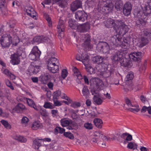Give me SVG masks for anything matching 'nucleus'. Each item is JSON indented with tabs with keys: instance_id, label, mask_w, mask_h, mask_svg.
<instances>
[{
	"instance_id": "obj_59",
	"label": "nucleus",
	"mask_w": 151,
	"mask_h": 151,
	"mask_svg": "<svg viewBox=\"0 0 151 151\" xmlns=\"http://www.w3.org/2000/svg\"><path fill=\"white\" fill-rule=\"evenodd\" d=\"M67 72L65 69H63L62 71L61 76L63 79H65L67 76Z\"/></svg>"
},
{
	"instance_id": "obj_39",
	"label": "nucleus",
	"mask_w": 151,
	"mask_h": 151,
	"mask_svg": "<svg viewBox=\"0 0 151 151\" xmlns=\"http://www.w3.org/2000/svg\"><path fill=\"white\" fill-rule=\"evenodd\" d=\"M41 125L40 123L38 121H36L33 123L31 128L33 130H37L41 127Z\"/></svg>"
},
{
	"instance_id": "obj_43",
	"label": "nucleus",
	"mask_w": 151,
	"mask_h": 151,
	"mask_svg": "<svg viewBox=\"0 0 151 151\" xmlns=\"http://www.w3.org/2000/svg\"><path fill=\"white\" fill-rule=\"evenodd\" d=\"M132 107H134V108H130L128 109V110L132 112H137L140 110V108H139V106L137 104H135L134 105H133V106Z\"/></svg>"
},
{
	"instance_id": "obj_49",
	"label": "nucleus",
	"mask_w": 151,
	"mask_h": 151,
	"mask_svg": "<svg viewBox=\"0 0 151 151\" xmlns=\"http://www.w3.org/2000/svg\"><path fill=\"white\" fill-rule=\"evenodd\" d=\"M1 122L6 128L7 129H10L11 128V125L6 121L3 120L1 121Z\"/></svg>"
},
{
	"instance_id": "obj_46",
	"label": "nucleus",
	"mask_w": 151,
	"mask_h": 151,
	"mask_svg": "<svg viewBox=\"0 0 151 151\" xmlns=\"http://www.w3.org/2000/svg\"><path fill=\"white\" fill-rule=\"evenodd\" d=\"M43 106L45 108H49L50 109H53L54 108V106L52 105V104L49 102H45Z\"/></svg>"
},
{
	"instance_id": "obj_64",
	"label": "nucleus",
	"mask_w": 151,
	"mask_h": 151,
	"mask_svg": "<svg viewBox=\"0 0 151 151\" xmlns=\"http://www.w3.org/2000/svg\"><path fill=\"white\" fill-rule=\"evenodd\" d=\"M100 66L101 67V71L102 72L106 71L107 70L108 66L106 64L104 63H102Z\"/></svg>"
},
{
	"instance_id": "obj_45",
	"label": "nucleus",
	"mask_w": 151,
	"mask_h": 151,
	"mask_svg": "<svg viewBox=\"0 0 151 151\" xmlns=\"http://www.w3.org/2000/svg\"><path fill=\"white\" fill-rule=\"evenodd\" d=\"M148 40L147 38L144 37H142L140 42L141 43V46L142 47L148 43Z\"/></svg>"
},
{
	"instance_id": "obj_37",
	"label": "nucleus",
	"mask_w": 151,
	"mask_h": 151,
	"mask_svg": "<svg viewBox=\"0 0 151 151\" xmlns=\"http://www.w3.org/2000/svg\"><path fill=\"white\" fill-rule=\"evenodd\" d=\"M127 148L129 149L137 150V145L134 142H129L127 143Z\"/></svg>"
},
{
	"instance_id": "obj_17",
	"label": "nucleus",
	"mask_w": 151,
	"mask_h": 151,
	"mask_svg": "<svg viewBox=\"0 0 151 151\" xmlns=\"http://www.w3.org/2000/svg\"><path fill=\"white\" fill-rule=\"evenodd\" d=\"M82 6V3L81 1L76 0L74 1L71 4V10L73 12L75 11L78 9Z\"/></svg>"
},
{
	"instance_id": "obj_10",
	"label": "nucleus",
	"mask_w": 151,
	"mask_h": 151,
	"mask_svg": "<svg viewBox=\"0 0 151 151\" xmlns=\"http://www.w3.org/2000/svg\"><path fill=\"white\" fill-rule=\"evenodd\" d=\"M90 84L91 86H96L97 88H101L103 85L102 81L97 78H93L89 80Z\"/></svg>"
},
{
	"instance_id": "obj_28",
	"label": "nucleus",
	"mask_w": 151,
	"mask_h": 151,
	"mask_svg": "<svg viewBox=\"0 0 151 151\" xmlns=\"http://www.w3.org/2000/svg\"><path fill=\"white\" fill-rule=\"evenodd\" d=\"M104 59L102 57L97 56L93 58L92 61L95 63L99 64L103 62Z\"/></svg>"
},
{
	"instance_id": "obj_29",
	"label": "nucleus",
	"mask_w": 151,
	"mask_h": 151,
	"mask_svg": "<svg viewBox=\"0 0 151 151\" xmlns=\"http://www.w3.org/2000/svg\"><path fill=\"white\" fill-rule=\"evenodd\" d=\"M93 122L96 127L100 129L102 128L103 122L101 119L95 118L94 119Z\"/></svg>"
},
{
	"instance_id": "obj_51",
	"label": "nucleus",
	"mask_w": 151,
	"mask_h": 151,
	"mask_svg": "<svg viewBox=\"0 0 151 151\" xmlns=\"http://www.w3.org/2000/svg\"><path fill=\"white\" fill-rule=\"evenodd\" d=\"M16 23L15 20L13 19L9 20V22H7L11 28L14 27Z\"/></svg>"
},
{
	"instance_id": "obj_23",
	"label": "nucleus",
	"mask_w": 151,
	"mask_h": 151,
	"mask_svg": "<svg viewBox=\"0 0 151 151\" xmlns=\"http://www.w3.org/2000/svg\"><path fill=\"white\" fill-rule=\"evenodd\" d=\"M124 53L122 52H118L116 53L113 56L112 59L115 61L119 62L120 60L123 58Z\"/></svg>"
},
{
	"instance_id": "obj_6",
	"label": "nucleus",
	"mask_w": 151,
	"mask_h": 151,
	"mask_svg": "<svg viewBox=\"0 0 151 151\" xmlns=\"http://www.w3.org/2000/svg\"><path fill=\"white\" fill-rule=\"evenodd\" d=\"M41 54V52L38 47L37 46H35L33 48L29 57L30 60H36L39 58Z\"/></svg>"
},
{
	"instance_id": "obj_2",
	"label": "nucleus",
	"mask_w": 151,
	"mask_h": 151,
	"mask_svg": "<svg viewBox=\"0 0 151 151\" xmlns=\"http://www.w3.org/2000/svg\"><path fill=\"white\" fill-rule=\"evenodd\" d=\"M110 137H107L103 134L101 132H96L94 133L93 135L91 138L90 141L92 143H97L100 145L105 146V143L101 142V140H102L103 141L105 140L108 141L110 140Z\"/></svg>"
},
{
	"instance_id": "obj_7",
	"label": "nucleus",
	"mask_w": 151,
	"mask_h": 151,
	"mask_svg": "<svg viewBox=\"0 0 151 151\" xmlns=\"http://www.w3.org/2000/svg\"><path fill=\"white\" fill-rule=\"evenodd\" d=\"M82 63L85 66L87 71L90 74L94 73L93 69L90 66L88 65L89 61V56L86 54L85 55L82 54Z\"/></svg>"
},
{
	"instance_id": "obj_25",
	"label": "nucleus",
	"mask_w": 151,
	"mask_h": 151,
	"mask_svg": "<svg viewBox=\"0 0 151 151\" xmlns=\"http://www.w3.org/2000/svg\"><path fill=\"white\" fill-rule=\"evenodd\" d=\"M72 122L71 120L67 119L65 118L62 119L60 121L61 124L63 127H65L69 125H71Z\"/></svg>"
},
{
	"instance_id": "obj_20",
	"label": "nucleus",
	"mask_w": 151,
	"mask_h": 151,
	"mask_svg": "<svg viewBox=\"0 0 151 151\" xmlns=\"http://www.w3.org/2000/svg\"><path fill=\"white\" fill-rule=\"evenodd\" d=\"M2 1L0 0V14L2 15H5L7 13V11L4 6L5 1Z\"/></svg>"
},
{
	"instance_id": "obj_40",
	"label": "nucleus",
	"mask_w": 151,
	"mask_h": 151,
	"mask_svg": "<svg viewBox=\"0 0 151 151\" xmlns=\"http://www.w3.org/2000/svg\"><path fill=\"white\" fill-rule=\"evenodd\" d=\"M143 33L145 36L151 40V29H144Z\"/></svg>"
},
{
	"instance_id": "obj_47",
	"label": "nucleus",
	"mask_w": 151,
	"mask_h": 151,
	"mask_svg": "<svg viewBox=\"0 0 151 151\" xmlns=\"http://www.w3.org/2000/svg\"><path fill=\"white\" fill-rule=\"evenodd\" d=\"M51 76L48 73H46L43 76H42V79L43 81H47L51 78Z\"/></svg>"
},
{
	"instance_id": "obj_60",
	"label": "nucleus",
	"mask_w": 151,
	"mask_h": 151,
	"mask_svg": "<svg viewBox=\"0 0 151 151\" xmlns=\"http://www.w3.org/2000/svg\"><path fill=\"white\" fill-rule=\"evenodd\" d=\"M26 99L27 103L29 106L32 107L35 105V103L32 99L27 98Z\"/></svg>"
},
{
	"instance_id": "obj_53",
	"label": "nucleus",
	"mask_w": 151,
	"mask_h": 151,
	"mask_svg": "<svg viewBox=\"0 0 151 151\" xmlns=\"http://www.w3.org/2000/svg\"><path fill=\"white\" fill-rule=\"evenodd\" d=\"M136 24L138 25L141 24L143 26L146 23L142 19H140L137 20Z\"/></svg>"
},
{
	"instance_id": "obj_19",
	"label": "nucleus",
	"mask_w": 151,
	"mask_h": 151,
	"mask_svg": "<svg viewBox=\"0 0 151 151\" xmlns=\"http://www.w3.org/2000/svg\"><path fill=\"white\" fill-rule=\"evenodd\" d=\"M19 56L17 54H15L12 55L11 58H12L11 63L13 65L18 64L20 62Z\"/></svg>"
},
{
	"instance_id": "obj_9",
	"label": "nucleus",
	"mask_w": 151,
	"mask_h": 151,
	"mask_svg": "<svg viewBox=\"0 0 151 151\" xmlns=\"http://www.w3.org/2000/svg\"><path fill=\"white\" fill-rule=\"evenodd\" d=\"M82 40L84 42L83 46L88 50L91 49L92 46L90 43V40L89 35L86 34H83L82 35Z\"/></svg>"
},
{
	"instance_id": "obj_21",
	"label": "nucleus",
	"mask_w": 151,
	"mask_h": 151,
	"mask_svg": "<svg viewBox=\"0 0 151 151\" xmlns=\"http://www.w3.org/2000/svg\"><path fill=\"white\" fill-rule=\"evenodd\" d=\"M25 109L24 105L21 103L18 104L12 110V112H20Z\"/></svg>"
},
{
	"instance_id": "obj_13",
	"label": "nucleus",
	"mask_w": 151,
	"mask_h": 151,
	"mask_svg": "<svg viewBox=\"0 0 151 151\" xmlns=\"http://www.w3.org/2000/svg\"><path fill=\"white\" fill-rule=\"evenodd\" d=\"M142 53L140 52H134L129 55V57L131 60L135 61H139L141 58Z\"/></svg>"
},
{
	"instance_id": "obj_55",
	"label": "nucleus",
	"mask_w": 151,
	"mask_h": 151,
	"mask_svg": "<svg viewBox=\"0 0 151 151\" xmlns=\"http://www.w3.org/2000/svg\"><path fill=\"white\" fill-rule=\"evenodd\" d=\"M29 119L26 116H23L21 119V123L22 124H26L29 121Z\"/></svg>"
},
{
	"instance_id": "obj_58",
	"label": "nucleus",
	"mask_w": 151,
	"mask_h": 151,
	"mask_svg": "<svg viewBox=\"0 0 151 151\" xmlns=\"http://www.w3.org/2000/svg\"><path fill=\"white\" fill-rule=\"evenodd\" d=\"M54 104L55 106H60L61 105L62 103L57 100V98L53 99Z\"/></svg>"
},
{
	"instance_id": "obj_57",
	"label": "nucleus",
	"mask_w": 151,
	"mask_h": 151,
	"mask_svg": "<svg viewBox=\"0 0 151 151\" xmlns=\"http://www.w3.org/2000/svg\"><path fill=\"white\" fill-rule=\"evenodd\" d=\"M42 39L41 36H37L33 38V40L34 42L40 43H42Z\"/></svg>"
},
{
	"instance_id": "obj_5",
	"label": "nucleus",
	"mask_w": 151,
	"mask_h": 151,
	"mask_svg": "<svg viewBox=\"0 0 151 151\" xmlns=\"http://www.w3.org/2000/svg\"><path fill=\"white\" fill-rule=\"evenodd\" d=\"M119 24L117 25L115 30L117 34L124 35L127 32L129 29L127 26L122 21H119Z\"/></svg>"
},
{
	"instance_id": "obj_63",
	"label": "nucleus",
	"mask_w": 151,
	"mask_h": 151,
	"mask_svg": "<svg viewBox=\"0 0 151 151\" xmlns=\"http://www.w3.org/2000/svg\"><path fill=\"white\" fill-rule=\"evenodd\" d=\"M75 76L77 77L78 80H76L78 83H81V82L80 80L83 79V77L81 75L80 73H78V74H77Z\"/></svg>"
},
{
	"instance_id": "obj_61",
	"label": "nucleus",
	"mask_w": 151,
	"mask_h": 151,
	"mask_svg": "<svg viewBox=\"0 0 151 151\" xmlns=\"http://www.w3.org/2000/svg\"><path fill=\"white\" fill-rule=\"evenodd\" d=\"M45 18L48 22L49 26V27L51 26L52 22L50 18L48 15L47 14L45 16Z\"/></svg>"
},
{
	"instance_id": "obj_33",
	"label": "nucleus",
	"mask_w": 151,
	"mask_h": 151,
	"mask_svg": "<svg viewBox=\"0 0 151 151\" xmlns=\"http://www.w3.org/2000/svg\"><path fill=\"white\" fill-rule=\"evenodd\" d=\"M55 52H52V57L50 58L47 61V63L50 62L53 64H59V61L57 59L53 56L54 55Z\"/></svg>"
},
{
	"instance_id": "obj_1",
	"label": "nucleus",
	"mask_w": 151,
	"mask_h": 151,
	"mask_svg": "<svg viewBox=\"0 0 151 151\" xmlns=\"http://www.w3.org/2000/svg\"><path fill=\"white\" fill-rule=\"evenodd\" d=\"M122 37L120 35L116 34L112 36L109 41L111 46H121L125 49H127L129 46V37H124L123 41H122Z\"/></svg>"
},
{
	"instance_id": "obj_27",
	"label": "nucleus",
	"mask_w": 151,
	"mask_h": 151,
	"mask_svg": "<svg viewBox=\"0 0 151 151\" xmlns=\"http://www.w3.org/2000/svg\"><path fill=\"white\" fill-rule=\"evenodd\" d=\"M119 62L121 65L124 66H127L129 65L130 62L126 58L123 56V58L120 60Z\"/></svg>"
},
{
	"instance_id": "obj_41",
	"label": "nucleus",
	"mask_w": 151,
	"mask_h": 151,
	"mask_svg": "<svg viewBox=\"0 0 151 151\" xmlns=\"http://www.w3.org/2000/svg\"><path fill=\"white\" fill-rule=\"evenodd\" d=\"M69 25L72 29H75L76 27V22L72 19H69L68 21Z\"/></svg>"
},
{
	"instance_id": "obj_34",
	"label": "nucleus",
	"mask_w": 151,
	"mask_h": 151,
	"mask_svg": "<svg viewBox=\"0 0 151 151\" xmlns=\"http://www.w3.org/2000/svg\"><path fill=\"white\" fill-rule=\"evenodd\" d=\"M42 139H35L33 141V146L34 148L38 149L41 144L40 141L42 140Z\"/></svg>"
},
{
	"instance_id": "obj_18",
	"label": "nucleus",
	"mask_w": 151,
	"mask_h": 151,
	"mask_svg": "<svg viewBox=\"0 0 151 151\" xmlns=\"http://www.w3.org/2000/svg\"><path fill=\"white\" fill-rule=\"evenodd\" d=\"M40 66H34L32 65H30L28 69V71L30 75L36 74L39 71Z\"/></svg>"
},
{
	"instance_id": "obj_14",
	"label": "nucleus",
	"mask_w": 151,
	"mask_h": 151,
	"mask_svg": "<svg viewBox=\"0 0 151 151\" xmlns=\"http://www.w3.org/2000/svg\"><path fill=\"white\" fill-rule=\"evenodd\" d=\"M122 139V142L124 144H127L128 142L132 139V136L127 133H124L120 135Z\"/></svg>"
},
{
	"instance_id": "obj_26",
	"label": "nucleus",
	"mask_w": 151,
	"mask_h": 151,
	"mask_svg": "<svg viewBox=\"0 0 151 151\" xmlns=\"http://www.w3.org/2000/svg\"><path fill=\"white\" fill-rule=\"evenodd\" d=\"M143 12L145 15H150L151 14V6L148 5H145L143 10Z\"/></svg>"
},
{
	"instance_id": "obj_16",
	"label": "nucleus",
	"mask_w": 151,
	"mask_h": 151,
	"mask_svg": "<svg viewBox=\"0 0 151 151\" xmlns=\"http://www.w3.org/2000/svg\"><path fill=\"white\" fill-rule=\"evenodd\" d=\"M48 70L52 73H55L58 70L59 64H53L50 62L47 63Z\"/></svg>"
},
{
	"instance_id": "obj_44",
	"label": "nucleus",
	"mask_w": 151,
	"mask_h": 151,
	"mask_svg": "<svg viewBox=\"0 0 151 151\" xmlns=\"http://www.w3.org/2000/svg\"><path fill=\"white\" fill-rule=\"evenodd\" d=\"M39 112L43 116H46L48 115V113L46 110L41 107H40Z\"/></svg>"
},
{
	"instance_id": "obj_4",
	"label": "nucleus",
	"mask_w": 151,
	"mask_h": 151,
	"mask_svg": "<svg viewBox=\"0 0 151 151\" xmlns=\"http://www.w3.org/2000/svg\"><path fill=\"white\" fill-rule=\"evenodd\" d=\"M12 42V37L10 34L5 33L2 35L0 40V43L3 48H8Z\"/></svg>"
},
{
	"instance_id": "obj_38",
	"label": "nucleus",
	"mask_w": 151,
	"mask_h": 151,
	"mask_svg": "<svg viewBox=\"0 0 151 151\" xmlns=\"http://www.w3.org/2000/svg\"><path fill=\"white\" fill-rule=\"evenodd\" d=\"M125 102L126 104L129 107H132L135 104H134V101L133 99H129L127 98H126L125 99Z\"/></svg>"
},
{
	"instance_id": "obj_3",
	"label": "nucleus",
	"mask_w": 151,
	"mask_h": 151,
	"mask_svg": "<svg viewBox=\"0 0 151 151\" xmlns=\"http://www.w3.org/2000/svg\"><path fill=\"white\" fill-rule=\"evenodd\" d=\"M99 6H100V10L102 12L107 13L111 11L114 7V4L112 3H109L105 0L102 2H99Z\"/></svg>"
},
{
	"instance_id": "obj_15",
	"label": "nucleus",
	"mask_w": 151,
	"mask_h": 151,
	"mask_svg": "<svg viewBox=\"0 0 151 151\" xmlns=\"http://www.w3.org/2000/svg\"><path fill=\"white\" fill-rule=\"evenodd\" d=\"M132 6L129 2H127L124 5L123 8V13L127 16L129 15L132 9Z\"/></svg>"
},
{
	"instance_id": "obj_24",
	"label": "nucleus",
	"mask_w": 151,
	"mask_h": 151,
	"mask_svg": "<svg viewBox=\"0 0 151 151\" xmlns=\"http://www.w3.org/2000/svg\"><path fill=\"white\" fill-rule=\"evenodd\" d=\"M26 12L28 15L36 19L37 13L32 8L30 7H29L26 10Z\"/></svg>"
},
{
	"instance_id": "obj_56",
	"label": "nucleus",
	"mask_w": 151,
	"mask_h": 151,
	"mask_svg": "<svg viewBox=\"0 0 151 151\" xmlns=\"http://www.w3.org/2000/svg\"><path fill=\"white\" fill-rule=\"evenodd\" d=\"M61 91L60 90H58L57 91L55 92L53 94V99H55V98H57V97H59L61 95Z\"/></svg>"
},
{
	"instance_id": "obj_30",
	"label": "nucleus",
	"mask_w": 151,
	"mask_h": 151,
	"mask_svg": "<svg viewBox=\"0 0 151 151\" xmlns=\"http://www.w3.org/2000/svg\"><path fill=\"white\" fill-rule=\"evenodd\" d=\"M13 138L21 142L24 143L26 142L27 140L26 138L19 135H16L13 137Z\"/></svg>"
},
{
	"instance_id": "obj_8",
	"label": "nucleus",
	"mask_w": 151,
	"mask_h": 151,
	"mask_svg": "<svg viewBox=\"0 0 151 151\" xmlns=\"http://www.w3.org/2000/svg\"><path fill=\"white\" fill-rule=\"evenodd\" d=\"M97 49L104 53H108L110 49L108 44L105 42H101L97 46Z\"/></svg>"
},
{
	"instance_id": "obj_32",
	"label": "nucleus",
	"mask_w": 151,
	"mask_h": 151,
	"mask_svg": "<svg viewBox=\"0 0 151 151\" xmlns=\"http://www.w3.org/2000/svg\"><path fill=\"white\" fill-rule=\"evenodd\" d=\"M58 31H64L65 26L64 24V21L61 20H60L57 26Z\"/></svg>"
},
{
	"instance_id": "obj_62",
	"label": "nucleus",
	"mask_w": 151,
	"mask_h": 151,
	"mask_svg": "<svg viewBox=\"0 0 151 151\" xmlns=\"http://www.w3.org/2000/svg\"><path fill=\"white\" fill-rule=\"evenodd\" d=\"M80 106V104L79 102H76L73 103L70 105L71 107L75 108L79 107Z\"/></svg>"
},
{
	"instance_id": "obj_48",
	"label": "nucleus",
	"mask_w": 151,
	"mask_h": 151,
	"mask_svg": "<svg viewBox=\"0 0 151 151\" xmlns=\"http://www.w3.org/2000/svg\"><path fill=\"white\" fill-rule=\"evenodd\" d=\"M134 75L133 73L132 72H130L127 75L125 78V80L126 81H129L132 79Z\"/></svg>"
},
{
	"instance_id": "obj_35",
	"label": "nucleus",
	"mask_w": 151,
	"mask_h": 151,
	"mask_svg": "<svg viewBox=\"0 0 151 151\" xmlns=\"http://www.w3.org/2000/svg\"><path fill=\"white\" fill-rule=\"evenodd\" d=\"M93 101L97 105H101L103 102V100L100 97L97 95H94L93 98Z\"/></svg>"
},
{
	"instance_id": "obj_36",
	"label": "nucleus",
	"mask_w": 151,
	"mask_h": 151,
	"mask_svg": "<svg viewBox=\"0 0 151 151\" xmlns=\"http://www.w3.org/2000/svg\"><path fill=\"white\" fill-rule=\"evenodd\" d=\"M123 5V3L120 0H117L115 4V7L117 11L120 10L122 9Z\"/></svg>"
},
{
	"instance_id": "obj_22",
	"label": "nucleus",
	"mask_w": 151,
	"mask_h": 151,
	"mask_svg": "<svg viewBox=\"0 0 151 151\" xmlns=\"http://www.w3.org/2000/svg\"><path fill=\"white\" fill-rule=\"evenodd\" d=\"M89 29V26L85 24H81L77 27V29L78 31L80 32H85Z\"/></svg>"
},
{
	"instance_id": "obj_12",
	"label": "nucleus",
	"mask_w": 151,
	"mask_h": 151,
	"mask_svg": "<svg viewBox=\"0 0 151 151\" xmlns=\"http://www.w3.org/2000/svg\"><path fill=\"white\" fill-rule=\"evenodd\" d=\"M119 21H114L112 19L109 18L106 20L105 25L107 28L113 27L115 29L117 25L119 24Z\"/></svg>"
},
{
	"instance_id": "obj_31",
	"label": "nucleus",
	"mask_w": 151,
	"mask_h": 151,
	"mask_svg": "<svg viewBox=\"0 0 151 151\" xmlns=\"http://www.w3.org/2000/svg\"><path fill=\"white\" fill-rule=\"evenodd\" d=\"M2 73L6 75L8 77L12 80L15 78V76L12 74L7 69H5L2 71Z\"/></svg>"
},
{
	"instance_id": "obj_11",
	"label": "nucleus",
	"mask_w": 151,
	"mask_h": 151,
	"mask_svg": "<svg viewBox=\"0 0 151 151\" xmlns=\"http://www.w3.org/2000/svg\"><path fill=\"white\" fill-rule=\"evenodd\" d=\"M75 17L79 21L83 22L86 20L87 15L83 11H79L75 13Z\"/></svg>"
},
{
	"instance_id": "obj_50",
	"label": "nucleus",
	"mask_w": 151,
	"mask_h": 151,
	"mask_svg": "<svg viewBox=\"0 0 151 151\" xmlns=\"http://www.w3.org/2000/svg\"><path fill=\"white\" fill-rule=\"evenodd\" d=\"M84 127L87 129H91L93 128V125L91 123L88 122L86 123L84 125Z\"/></svg>"
},
{
	"instance_id": "obj_54",
	"label": "nucleus",
	"mask_w": 151,
	"mask_h": 151,
	"mask_svg": "<svg viewBox=\"0 0 151 151\" xmlns=\"http://www.w3.org/2000/svg\"><path fill=\"white\" fill-rule=\"evenodd\" d=\"M64 135L66 137L73 139L74 138V137L73 134L70 132H65L64 133Z\"/></svg>"
},
{
	"instance_id": "obj_42",
	"label": "nucleus",
	"mask_w": 151,
	"mask_h": 151,
	"mask_svg": "<svg viewBox=\"0 0 151 151\" xmlns=\"http://www.w3.org/2000/svg\"><path fill=\"white\" fill-rule=\"evenodd\" d=\"M82 92L83 96L87 98L89 93V91L87 86H84L83 87Z\"/></svg>"
},
{
	"instance_id": "obj_52",
	"label": "nucleus",
	"mask_w": 151,
	"mask_h": 151,
	"mask_svg": "<svg viewBox=\"0 0 151 151\" xmlns=\"http://www.w3.org/2000/svg\"><path fill=\"white\" fill-rule=\"evenodd\" d=\"M6 84L7 86L9 87L12 90L14 89V88L10 81L8 79H6L5 81Z\"/></svg>"
}]
</instances>
